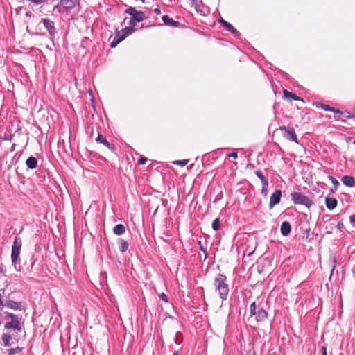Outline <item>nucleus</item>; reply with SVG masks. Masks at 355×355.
Returning <instances> with one entry per match:
<instances>
[{
	"label": "nucleus",
	"mask_w": 355,
	"mask_h": 355,
	"mask_svg": "<svg viewBox=\"0 0 355 355\" xmlns=\"http://www.w3.org/2000/svg\"><path fill=\"white\" fill-rule=\"evenodd\" d=\"M329 179L331 180V183L333 184L334 187V190H337L338 187L339 186L338 181L333 176L329 175Z\"/></svg>",
	"instance_id": "31"
},
{
	"label": "nucleus",
	"mask_w": 355,
	"mask_h": 355,
	"mask_svg": "<svg viewBox=\"0 0 355 355\" xmlns=\"http://www.w3.org/2000/svg\"><path fill=\"white\" fill-rule=\"evenodd\" d=\"M198 244H199V246H200V249L204 252L205 255V258L207 257V249L206 248H205L202 245V243L201 241H198Z\"/></svg>",
	"instance_id": "34"
},
{
	"label": "nucleus",
	"mask_w": 355,
	"mask_h": 355,
	"mask_svg": "<svg viewBox=\"0 0 355 355\" xmlns=\"http://www.w3.org/2000/svg\"><path fill=\"white\" fill-rule=\"evenodd\" d=\"M257 304L255 302H252L250 304V316H253V315H256V312L257 311Z\"/></svg>",
	"instance_id": "30"
},
{
	"label": "nucleus",
	"mask_w": 355,
	"mask_h": 355,
	"mask_svg": "<svg viewBox=\"0 0 355 355\" xmlns=\"http://www.w3.org/2000/svg\"><path fill=\"white\" fill-rule=\"evenodd\" d=\"M22 349H23V348L22 347H15V348H10L8 350V355H14L15 354L21 352L22 351Z\"/></svg>",
	"instance_id": "28"
},
{
	"label": "nucleus",
	"mask_w": 355,
	"mask_h": 355,
	"mask_svg": "<svg viewBox=\"0 0 355 355\" xmlns=\"http://www.w3.org/2000/svg\"><path fill=\"white\" fill-rule=\"evenodd\" d=\"M279 129L283 132V136L284 138L297 144L298 143L297 137L293 128H288L285 126H281Z\"/></svg>",
	"instance_id": "7"
},
{
	"label": "nucleus",
	"mask_w": 355,
	"mask_h": 355,
	"mask_svg": "<svg viewBox=\"0 0 355 355\" xmlns=\"http://www.w3.org/2000/svg\"><path fill=\"white\" fill-rule=\"evenodd\" d=\"M349 220L353 227H355V214L349 217Z\"/></svg>",
	"instance_id": "39"
},
{
	"label": "nucleus",
	"mask_w": 355,
	"mask_h": 355,
	"mask_svg": "<svg viewBox=\"0 0 355 355\" xmlns=\"http://www.w3.org/2000/svg\"><path fill=\"white\" fill-rule=\"evenodd\" d=\"M353 144H355V140L353 141Z\"/></svg>",
	"instance_id": "54"
},
{
	"label": "nucleus",
	"mask_w": 355,
	"mask_h": 355,
	"mask_svg": "<svg viewBox=\"0 0 355 355\" xmlns=\"http://www.w3.org/2000/svg\"><path fill=\"white\" fill-rule=\"evenodd\" d=\"M291 196L294 204L302 205L307 207H310L313 204L312 201L302 193L293 192Z\"/></svg>",
	"instance_id": "5"
},
{
	"label": "nucleus",
	"mask_w": 355,
	"mask_h": 355,
	"mask_svg": "<svg viewBox=\"0 0 355 355\" xmlns=\"http://www.w3.org/2000/svg\"><path fill=\"white\" fill-rule=\"evenodd\" d=\"M179 352L178 351H175L173 355H178Z\"/></svg>",
	"instance_id": "49"
},
{
	"label": "nucleus",
	"mask_w": 355,
	"mask_h": 355,
	"mask_svg": "<svg viewBox=\"0 0 355 355\" xmlns=\"http://www.w3.org/2000/svg\"><path fill=\"white\" fill-rule=\"evenodd\" d=\"M1 340L6 347H9L13 343V338L8 333H3L1 336Z\"/></svg>",
	"instance_id": "18"
},
{
	"label": "nucleus",
	"mask_w": 355,
	"mask_h": 355,
	"mask_svg": "<svg viewBox=\"0 0 355 355\" xmlns=\"http://www.w3.org/2000/svg\"><path fill=\"white\" fill-rule=\"evenodd\" d=\"M353 117H354V119H355V114H353Z\"/></svg>",
	"instance_id": "53"
},
{
	"label": "nucleus",
	"mask_w": 355,
	"mask_h": 355,
	"mask_svg": "<svg viewBox=\"0 0 355 355\" xmlns=\"http://www.w3.org/2000/svg\"><path fill=\"white\" fill-rule=\"evenodd\" d=\"M22 246V241L21 239L19 236H16L15 238L12 246V252H11V260L12 264L14 266L15 270L17 271L20 270L19 265L17 267V261L19 258L20 251Z\"/></svg>",
	"instance_id": "2"
},
{
	"label": "nucleus",
	"mask_w": 355,
	"mask_h": 355,
	"mask_svg": "<svg viewBox=\"0 0 355 355\" xmlns=\"http://www.w3.org/2000/svg\"><path fill=\"white\" fill-rule=\"evenodd\" d=\"M325 205L328 209L333 210L337 207L338 201L334 198L327 197L325 199Z\"/></svg>",
	"instance_id": "16"
},
{
	"label": "nucleus",
	"mask_w": 355,
	"mask_h": 355,
	"mask_svg": "<svg viewBox=\"0 0 355 355\" xmlns=\"http://www.w3.org/2000/svg\"><path fill=\"white\" fill-rule=\"evenodd\" d=\"M27 1L32 2V3H35V5H39V4L44 3V2H46V0H27Z\"/></svg>",
	"instance_id": "35"
},
{
	"label": "nucleus",
	"mask_w": 355,
	"mask_h": 355,
	"mask_svg": "<svg viewBox=\"0 0 355 355\" xmlns=\"http://www.w3.org/2000/svg\"><path fill=\"white\" fill-rule=\"evenodd\" d=\"M3 272V270L0 268V273Z\"/></svg>",
	"instance_id": "52"
},
{
	"label": "nucleus",
	"mask_w": 355,
	"mask_h": 355,
	"mask_svg": "<svg viewBox=\"0 0 355 355\" xmlns=\"http://www.w3.org/2000/svg\"><path fill=\"white\" fill-rule=\"evenodd\" d=\"M42 21L50 36L53 37L56 33L54 21L48 18L42 19Z\"/></svg>",
	"instance_id": "8"
},
{
	"label": "nucleus",
	"mask_w": 355,
	"mask_h": 355,
	"mask_svg": "<svg viewBox=\"0 0 355 355\" xmlns=\"http://www.w3.org/2000/svg\"><path fill=\"white\" fill-rule=\"evenodd\" d=\"M212 228L213 230H214L215 231H217L220 229V221L219 220V218H216L213 222H212Z\"/></svg>",
	"instance_id": "29"
},
{
	"label": "nucleus",
	"mask_w": 355,
	"mask_h": 355,
	"mask_svg": "<svg viewBox=\"0 0 355 355\" xmlns=\"http://www.w3.org/2000/svg\"><path fill=\"white\" fill-rule=\"evenodd\" d=\"M5 306L9 309L13 310H22L24 307L22 303L20 302H15L11 300H7L5 303Z\"/></svg>",
	"instance_id": "12"
},
{
	"label": "nucleus",
	"mask_w": 355,
	"mask_h": 355,
	"mask_svg": "<svg viewBox=\"0 0 355 355\" xmlns=\"http://www.w3.org/2000/svg\"><path fill=\"white\" fill-rule=\"evenodd\" d=\"M194 7L196 12L203 16H206L209 13V8L207 6L204 5L201 1L196 3Z\"/></svg>",
	"instance_id": "10"
},
{
	"label": "nucleus",
	"mask_w": 355,
	"mask_h": 355,
	"mask_svg": "<svg viewBox=\"0 0 355 355\" xmlns=\"http://www.w3.org/2000/svg\"><path fill=\"white\" fill-rule=\"evenodd\" d=\"M341 181L347 187H355V179L351 175H344L341 178Z\"/></svg>",
	"instance_id": "14"
},
{
	"label": "nucleus",
	"mask_w": 355,
	"mask_h": 355,
	"mask_svg": "<svg viewBox=\"0 0 355 355\" xmlns=\"http://www.w3.org/2000/svg\"><path fill=\"white\" fill-rule=\"evenodd\" d=\"M134 31H135L134 26H130L128 27H125L123 29H122V36L121 37H124V39H125L128 35H130V34L133 33Z\"/></svg>",
	"instance_id": "25"
},
{
	"label": "nucleus",
	"mask_w": 355,
	"mask_h": 355,
	"mask_svg": "<svg viewBox=\"0 0 355 355\" xmlns=\"http://www.w3.org/2000/svg\"><path fill=\"white\" fill-rule=\"evenodd\" d=\"M188 162H189L188 159H182V160L175 161V162H173V164L175 165H178L180 166H184L188 164Z\"/></svg>",
	"instance_id": "32"
},
{
	"label": "nucleus",
	"mask_w": 355,
	"mask_h": 355,
	"mask_svg": "<svg viewBox=\"0 0 355 355\" xmlns=\"http://www.w3.org/2000/svg\"><path fill=\"white\" fill-rule=\"evenodd\" d=\"M31 11H28L26 13V16H28V17H31Z\"/></svg>",
	"instance_id": "48"
},
{
	"label": "nucleus",
	"mask_w": 355,
	"mask_h": 355,
	"mask_svg": "<svg viewBox=\"0 0 355 355\" xmlns=\"http://www.w3.org/2000/svg\"><path fill=\"white\" fill-rule=\"evenodd\" d=\"M322 355H327V347L325 346H322Z\"/></svg>",
	"instance_id": "42"
},
{
	"label": "nucleus",
	"mask_w": 355,
	"mask_h": 355,
	"mask_svg": "<svg viewBox=\"0 0 355 355\" xmlns=\"http://www.w3.org/2000/svg\"><path fill=\"white\" fill-rule=\"evenodd\" d=\"M284 97L287 99H291L295 101H302V98L296 96L295 94L284 89L283 91Z\"/></svg>",
	"instance_id": "20"
},
{
	"label": "nucleus",
	"mask_w": 355,
	"mask_h": 355,
	"mask_svg": "<svg viewBox=\"0 0 355 355\" xmlns=\"http://www.w3.org/2000/svg\"><path fill=\"white\" fill-rule=\"evenodd\" d=\"M192 1V4L193 6H196V3H198L200 1H198V0H191Z\"/></svg>",
	"instance_id": "46"
},
{
	"label": "nucleus",
	"mask_w": 355,
	"mask_h": 355,
	"mask_svg": "<svg viewBox=\"0 0 355 355\" xmlns=\"http://www.w3.org/2000/svg\"><path fill=\"white\" fill-rule=\"evenodd\" d=\"M116 33H120V36H122V30L120 31H116Z\"/></svg>",
	"instance_id": "50"
},
{
	"label": "nucleus",
	"mask_w": 355,
	"mask_h": 355,
	"mask_svg": "<svg viewBox=\"0 0 355 355\" xmlns=\"http://www.w3.org/2000/svg\"><path fill=\"white\" fill-rule=\"evenodd\" d=\"M282 191L276 190L270 196L269 207L270 209L274 207L276 205L279 204L281 200Z\"/></svg>",
	"instance_id": "9"
},
{
	"label": "nucleus",
	"mask_w": 355,
	"mask_h": 355,
	"mask_svg": "<svg viewBox=\"0 0 355 355\" xmlns=\"http://www.w3.org/2000/svg\"><path fill=\"white\" fill-rule=\"evenodd\" d=\"M60 5L63 6L67 12L80 6V0H60Z\"/></svg>",
	"instance_id": "6"
},
{
	"label": "nucleus",
	"mask_w": 355,
	"mask_h": 355,
	"mask_svg": "<svg viewBox=\"0 0 355 355\" xmlns=\"http://www.w3.org/2000/svg\"><path fill=\"white\" fill-rule=\"evenodd\" d=\"M226 28V29L231 32L234 35H239V31L229 22L225 24V26H224Z\"/></svg>",
	"instance_id": "27"
},
{
	"label": "nucleus",
	"mask_w": 355,
	"mask_h": 355,
	"mask_svg": "<svg viewBox=\"0 0 355 355\" xmlns=\"http://www.w3.org/2000/svg\"><path fill=\"white\" fill-rule=\"evenodd\" d=\"M343 115L345 119H354L353 114H351L349 112H343ZM341 116H343V114Z\"/></svg>",
	"instance_id": "38"
},
{
	"label": "nucleus",
	"mask_w": 355,
	"mask_h": 355,
	"mask_svg": "<svg viewBox=\"0 0 355 355\" xmlns=\"http://www.w3.org/2000/svg\"><path fill=\"white\" fill-rule=\"evenodd\" d=\"M114 233L116 235H122L125 232V226L122 224H118L114 227Z\"/></svg>",
	"instance_id": "22"
},
{
	"label": "nucleus",
	"mask_w": 355,
	"mask_h": 355,
	"mask_svg": "<svg viewBox=\"0 0 355 355\" xmlns=\"http://www.w3.org/2000/svg\"><path fill=\"white\" fill-rule=\"evenodd\" d=\"M153 12L156 14V15H159L161 13V11L159 8H155L153 10Z\"/></svg>",
	"instance_id": "44"
},
{
	"label": "nucleus",
	"mask_w": 355,
	"mask_h": 355,
	"mask_svg": "<svg viewBox=\"0 0 355 355\" xmlns=\"http://www.w3.org/2000/svg\"><path fill=\"white\" fill-rule=\"evenodd\" d=\"M159 298L165 302H168V301L167 295L166 294H164V293H162L161 295H159Z\"/></svg>",
	"instance_id": "36"
},
{
	"label": "nucleus",
	"mask_w": 355,
	"mask_h": 355,
	"mask_svg": "<svg viewBox=\"0 0 355 355\" xmlns=\"http://www.w3.org/2000/svg\"><path fill=\"white\" fill-rule=\"evenodd\" d=\"M4 314L6 315V318H10L11 320V321L6 322L4 325L5 329L10 330L12 329L14 330L21 331V322L18 320L17 316L9 312H5Z\"/></svg>",
	"instance_id": "4"
},
{
	"label": "nucleus",
	"mask_w": 355,
	"mask_h": 355,
	"mask_svg": "<svg viewBox=\"0 0 355 355\" xmlns=\"http://www.w3.org/2000/svg\"><path fill=\"white\" fill-rule=\"evenodd\" d=\"M12 137H13V135H10V136H9L8 137H5L3 139L11 140L12 139Z\"/></svg>",
	"instance_id": "47"
},
{
	"label": "nucleus",
	"mask_w": 355,
	"mask_h": 355,
	"mask_svg": "<svg viewBox=\"0 0 355 355\" xmlns=\"http://www.w3.org/2000/svg\"><path fill=\"white\" fill-rule=\"evenodd\" d=\"M26 164L28 168L34 169L37 166V160L33 156H31L26 159Z\"/></svg>",
	"instance_id": "19"
},
{
	"label": "nucleus",
	"mask_w": 355,
	"mask_h": 355,
	"mask_svg": "<svg viewBox=\"0 0 355 355\" xmlns=\"http://www.w3.org/2000/svg\"><path fill=\"white\" fill-rule=\"evenodd\" d=\"M228 157H232L234 159H237L238 157V155H237V153L236 152H233L230 154L228 155Z\"/></svg>",
	"instance_id": "41"
},
{
	"label": "nucleus",
	"mask_w": 355,
	"mask_h": 355,
	"mask_svg": "<svg viewBox=\"0 0 355 355\" xmlns=\"http://www.w3.org/2000/svg\"><path fill=\"white\" fill-rule=\"evenodd\" d=\"M334 192V191L333 189H331L330 191L331 193H333Z\"/></svg>",
	"instance_id": "51"
},
{
	"label": "nucleus",
	"mask_w": 355,
	"mask_h": 355,
	"mask_svg": "<svg viewBox=\"0 0 355 355\" xmlns=\"http://www.w3.org/2000/svg\"><path fill=\"white\" fill-rule=\"evenodd\" d=\"M162 21L164 23V24L166 26H173V27H178L180 26V22L173 20L168 15H164L162 17Z\"/></svg>",
	"instance_id": "15"
},
{
	"label": "nucleus",
	"mask_w": 355,
	"mask_h": 355,
	"mask_svg": "<svg viewBox=\"0 0 355 355\" xmlns=\"http://www.w3.org/2000/svg\"><path fill=\"white\" fill-rule=\"evenodd\" d=\"M98 143H101L108 148H111V144L107 141L105 137L102 135L98 134L97 138L96 139Z\"/></svg>",
	"instance_id": "24"
},
{
	"label": "nucleus",
	"mask_w": 355,
	"mask_h": 355,
	"mask_svg": "<svg viewBox=\"0 0 355 355\" xmlns=\"http://www.w3.org/2000/svg\"><path fill=\"white\" fill-rule=\"evenodd\" d=\"M15 146H16V144H13L10 148V151L11 152H13L15 150Z\"/></svg>",
	"instance_id": "45"
},
{
	"label": "nucleus",
	"mask_w": 355,
	"mask_h": 355,
	"mask_svg": "<svg viewBox=\"0 0 355 355\" xmlns=\"http://www.w3.org/2000/svg\"><path fill=\"white\" fill-rule=\"evenodd\" d=\"M254 316L257 322H262L268 318V313L263 307H259Z\"/></svg>",
	"instance_id": "13"
},
{
	"label": "nucleus",
	"mask_w": 355,
	"mask_h": 355,
	"mask_svg": "<svg viewBox=\"0 0 355 355\" xmlns=\"http://www.w3.org/2000/svg\"><path fill=\"white\" fill-rule=\"evenodd\" d=\"M255 174L260 179L262 184H263L264 186H268V180L261 171H257L255 172Z\"/></svg>",
	"instance_id": "26"
},
{
	"label": "nucleus",
	"mask_w": 355,
	"mask_h": 355,
	"mask_svg": "<svg viewBox=\"0 0 355 355\" xmlns=\"http://www.w3.org/2000/svg\"><path fill=\"white\" fill-rule=\"evenodd\" d=\"M175 342L178 345H180L182 342V334L180 332L176 333V338L175 339Z\"/></svg>",
	"instance_id": "33"
},
{
	"label": "nucleus",
	"mask_w": 355,
	"mask_h": 355,
	"mask_svg": "<svg viewBox=\"0 0 355 355\" xmlns=\"http://www.w3.org/2000/svg\"><path fill=\"white\" fill-rule=\"evenodd\" d=\"M321 107L325 111H330V112H332L334 113H335L336 115L335 116V119L337 121H339V120H341V115L343 114V112L338 110H336L334 107H330L329 105H325V104H322L321 105ZM343 121H345V119H342Z\"/></svg>",
	"instance_id": "11"
},
{
	"label": "nucleus",
	"mask_w": 355,
	"mask_h": 355,
	"mask_svg": "<svg viewBox=\"0 0 355 355\" xmlns=\"http://www.w3.org/2000/svg\"><path fill=\"white\" fill-rule=\"evenodd\" d=\"M219 22L222 24L223 26H225V24L226 23H228L227 21H226L225 20L221 19Z\"/></svg>",
	"instance_id": "43"
},
{
	"label": "nucleus",
	"mask_w": 355,
	"mask_h": 355,
	"mask_svg": "<svg viewBox=\"0 0 355 355\" xmlns=\"http://www.w3.org/2000/svg\"><path fill=\"white\" fill-rule=\"evenodd\" d=\"M291 230V226L290 223L287 221H284L282 223L280 231L283 236H288Z\"/></svg>",
	"instance_id": "17"
},
{
	"label": "nucleus",
	"mask_w": 355,
	"mask_h": 355,
	"mask_svg": "<svg viewBox=\"0 0 355 355\" xmlns=\"http://www.w3.org/2000/svg\"><path fill=\"white\" fill-rule=\"evenodd\" d=\"M119 250L121 252H125L128 248V243L122 239H119Z\"/></svg>",
	"instance_id": "23"
},
{
	"label": "nucleus",
	"mask_w": 355,
	"mask_h": 355,
	"mask_svg": "<svg viewBox=\"0 0 355 355\" xmlns=\"http://www.w3.org/2000/svg\"><path fill=\"white\" fill-rule=\"evenodd\" d=\"M124 40V37L120 36V33H116V36L114 38L113 41L110 44V46L112 48L116 47L118 44H119L121 41Z\"/></svg>",
	"instance_id": "21"
},
{
	"label": "nucleus",
	"mask_w": 355,
	"mask_h": 355,
	"mask_svg": "<svg viewBox=\"0 0 355 355\" xmlns=\"http://www.w3.org/2000/svg\"><path fill=\"white\" fill-rule=\"evenodd\" d=\"M125 12L131 16L129 21V25L131 26H135L137 22H141L145 19L144 12L137 10L134 7L126 9Z\"/></svg>",
	"instance_id": "3"
},
{
	"label": "nucleus",
	"mask_w": 355,
	"mask_h": 355,
	"mask_svg": "<svg viewBox=\"0 0 355 355\" xmlns=\"http://www.w3.org/2000/svg\"><path fill=\"white\" fill-rule=\"evenodd\" d=\"M267 189H268V186H264L263 184H262L261 193L263 194H264L265 196L267 195V191H268Z\"/></svg>",
	"instance_id": "40"
},
{
	"label": "nucleus",
	"mask_w": 355,
	"mask_h": 355,
	"mask_svg": "<svg viewBox=\"0 0 355 355\" xmlns=\"http://www.w3.org/2000/svg\"><path fill=\"white\" fill-rule=\"evenodd\" d=\"M147 161V158L142 157L138 160V164L140 165H144L146 164Z\"/></svg>",
	"instance_id": "37"
},
{
	"label": "nucleus",
	"mask_w": 355,
	"mask_h": 355,
	"mask_svg": "<svg viewBox=\"0 0 355 355\" xmlns=\"http://www.w3.org/2000/svg\"><path fill=\"white\" fill-rule=\"evenodd\" d=\"M214 286L222 301L226 300L229 295V286L226 276L220 273L218 274L214 278Z\"/></svg>",
	"instance_id": "1"
}]
</instances>
